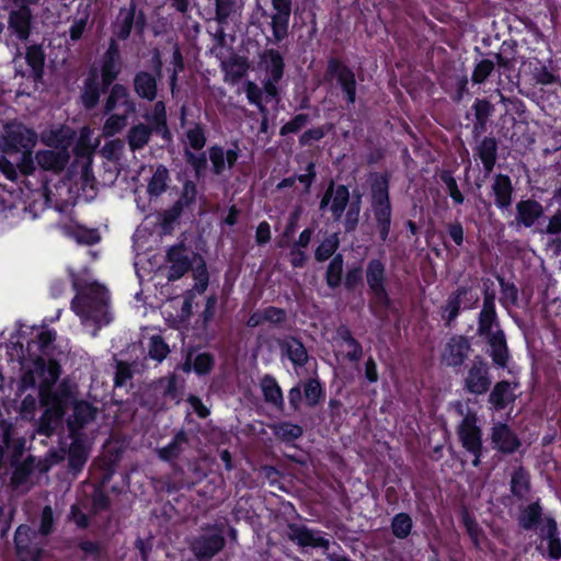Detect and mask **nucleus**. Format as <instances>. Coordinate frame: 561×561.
<instances>
[{"instance_id":"2eb2a0df","label":"nucleus","mask_w":561,"mask_h":561,"mask_svg":"<svg viewBox=\"0 0 561 561\" xmlns=\"http://www.w3.org/2000/svg\"><path fill=\"white\" fill-rule=\"evenodd\" d=\"M542 216L543 206L539 202L533 198L523 199L516 204V216L510 226L517 230L520 228H530Z\"/></svg>"},{"instance_id":"c03bdc74","label":"nucleus","mask_w":561,"mask_h":561,"mask_svg":"<svg viewBox=\"0 0 561 561\" xmlns=\"http://www.w3.org/2000/svg\"><path fill=\"white\" fill-rule=\"evenodd\" d=\"M275 436L284 442H293L302 436V427L289 422H280L271 426Z\"/></svg>"},{"instance_id":"39448f33","label":"nucleus","mask_w":561,"mask_h":561,"mask_svg":"<svg viewBox=\"0 0 561 561\" xmlns=\"http://www.w3.org/2000/svg\"><path fill=\"white\" fill-rule=\"evenodd\" d=\"M371 207L376 227L381 240L386 241L391 225V206L388 193V181L385 178H377L371 185Z\"/></svg>"},{"instance_id":"de8ad7c7","label":"nucleus","mask_w":561,"mask_h":561,"mask_svg":"<svg viewBox=\"0 0 561 561\" xmlns=\"http://www.w3.org/2000/svg\"><path fill=\"white\" fill-rule=\"evenodd\" d=\"M412 526V518L407 513H399L394 515L391 522L392 534L399 539L407 538L411 533Z\"/></svg>"},{"instance_id":"6e6d98bb","label":"nucleus","mask_w":561,"mask_h":561,"mask_svg":"<svg viewBox=\"0 0 561 561\" xmlns=\"http://www.w3.org/2000/svg\"><path fill=\"white\" fill-rule=\"evenodd\" d=\"M190 146L195 150H201L206 144L205 131L199 124H190L185 131Z\"/></svg>"},{"instance_id":"c756f323","label":"nucleus","mask_w":561,"mask_h":561,"mask_svg":"<svg viewBox=\"0 0 561 561\" xmlns=\"http://www.w3.org/2000/svg\"><path fill=\"white\" fill-rule=\"evenodd\" d=\"M54 339H55V336L50 331H41L37 334L36 339L28 342L27 352L31 356L34 357L32 364H34V362L37 360V358H43L46 363L51 360L50 358L46 359L45 356L49 355L48 351H49V347H50ZM32 366L33 365H31V366L24 365L23 366L24 371L26 370V368L32 367Z\"/></svg>"},{"instance_id":"49530a36","label":"nucleus","mask_w":561,"mask_h":561,"mask_svg":"<svg viewBox=\"0 0 561 561\" xmlns=\"http://www.w3.org/2000/svg\"><path fill=\"white\" fill-rule=\"evenodd\" d=\"M287 355L294 365L304 366L308 360V354L304 344L296 340L289 339L285 342Z\"/></svg>"},{"instance_id":"e433bc0d","label":"nucleus","mask_w":561,"mask_h":561,"mask_svg":"<svg viewBox=\"0 0 561 561\" xmlns=\"http://www.w3.org/2000/svg\"><path fill=\"white\" fill-rule=\"evenodd\" d=\"M261 388L264 399L267 403L273 404L279 410L284 409V397L276 379L270 375L261 379Z\"/></svg>"},{"instance_id":"423d86ee","label":"nucleus","mask_w":561,"mask_h":561,"mask_svg":"<svg viewBox=\"0 0 561 561\" xmlns=\"http://www.w3.org/2000/svg\"><path fill=\"white\" fill-rule=\"evenodd\" d=\"M14 542L20 561H39L46 539L27 525H21L15 531Z\"/></svg>"},{"instance_id":"20e7f679","label":"nucleus","mask_w":561,"mask_h":561,"mask_svg":"<svg viewBox=\"0 0 561 561\" xmlns=\"http://www.w3.org/2000/svg\"><path fill=\"white\" fill-rule=\"evenodd\" d=\"M195 265V277L207 285V271L203 257L183 242L168 248L165 252V277L174 282L183 277Z\"/></svg>"},{"instance_id":"37998d69","label":"nucleus","mask_w":561,"mask_h":561,"mask_svg":"<svg viewBox=\"0 0 561 561\" xmlns=\"http://www.w3.org/2000/svg\"><path fill=\"white\" fill-rule=\"evenodd\" d=\"M493 328H495V330L500 329L496 311L481 309L478 318V335L481 337L492 335L494 334Z\"/></svg>"},{"instance_id":"aec40b11","label":"nucleus","mask_w":561,"mask_h":561,"mask_svg":"<svg viewBox=\"0 0 561 561\" xmlns=\"http://www.w3.org/2000/svg\"><path fill=\"white\" fill-rule=\"evenodd\" d=\"M122 70L121 55L115 39H111L110 46L103 56L101 77L104 88L110 87Z\"/></svg>"},{"instance_id":"052dcab7","label":"nucleus","mask_w":561,"mask_h":561,"mask_svg":"<svg viewBox=\"0 0 561 561\" xmlns=\"http://www.w3.org/2000/svg\"><path fill=\"white\" fill-rule=\"evenodd\" d=\"M494 70V62L490 59H483L473 69L471 80L473 83H482Z\"/></svg>"},{"instance_id":"5701e85b","label":"nucleus","mask_w":561,"mask_h":561,"mask_svg":"<svg viewBox=\"0 0 561 561\" xmlns=\"http://www.w3.org/2000/svg\"><path fill=\"white\" fill-rule=\"evenodd\" d=\"M190 444V434L186 431L181 430L176 432L172 440L167 446L158 448L156 453L161 460L171 462L184 454Z\"/></svg>"},{"instance_id":"13d9d810","label":"nucleus","mask_w":561,"mask_h":561,"mask_svg":"<svg viewBox=\"0 0 561 561\" xmlns=\"http://www.w3.org/2000/svg\"><path fill=\"white\" fill-rule=\"evenodd\" d=\"M99 99L100 91L98 84L94 81L89 80L88 82H85L83 92L81 94L83 105L87 108H92L98 104Z\"/></svg>"},{"instance_id":"72a5a7b5","label":"nucleus","mask_w":561,"mask_h":561,"mask_svg":"<svg viewBox=\"0 0 561 561\" xmlns=\"http://www.w3.org/2000/svg\"><path fill=\"white\" fill-rule=\"evenodd\" d=\"M476 154L481 159L485 172L493 171L496 162L497 141L493 137H484L474 148Z\"/></svg>"},{"instance_id":"3c124183","label":"nucleus","mask_w":561,"mask_h":561,"mask_svg":"<svg viewBox=\"0 0 561 561\" xmlns=\"http://www.w3.org/2000/svg\"><path fill=\"white\" fill-rule=\"evenodd\" d=\"M362 209V196L358 194L351 202L348 209L345 214L344 228L346 232H352L356 229L359 221V214Z\"/></svg>"},{"instance_id":"c85d7f7f","label":"nucleus","mask_w":561,"mask_h":561,"mask_svg":"<svg viewBox=\"0 0 561 561\" xmlns=\"http://www.w3.org/2000/svg\"><path fill=\"white\" fill-rule=\"evenodd\" d=\"M151 178L148 181L147 194L150 199L161 196L169 187L170 172L163 164L151 167Z\"/></svg>"},{"instance_id":"b1692460","label":"nucleus","mask_w":561,"mask_h":561,"mask_svg":"<svg viewBox=\"0 0 561 561\" xmlns=\"http://www.w3.org/2000/svg\"><path fill=\"white\" fill-rule=\"evenodd\" d=\"M208 152L213 172L217 175L222 174L227 169H231L239 158L238 148L225 150L222 147L213 146Z\"/></svg>"},{"instance_id":"c9c22d12","label":"nucleus","mask_w":561,"mask_h":561,"mask_svg":"<svg viewBox=\"0 0 561 561\" xmlns=\"http://www.w3.org/2000/svg\"><path fill=\"white\" fill-rule=\"evenodd\" d=\"M515 399V394L513 392L512 386L508 381H500L497 382L490 396L489 402L496 409L503 410Z\"/></svg>"},{"instance_id":"864d4df0","label":"nucleus","mask_w":561,"mask_h":561,"mask_svg":"<svg viewBox=\"0 0 561 561\" xmlns=\"http://www.w3.org/2000/svg\"><path fill=\"white\" fill-rule=\"evenodd\" d=\"M339 238L336 233L330 234L325 238L321 244L317 248L314 256L319 262L328 260L339 248Z\"/></svg>"},{"instance_id":"a19ab883","label":"nucleus","mask_w":561,"mask_h":561,"mask_svg":"<svg viewBox=\"0 0 561 561\" xmlns=\"http://www.w3.org/2000/svg\"><path fill=\"white\" fill-rule=\"evenodd\" d=\"M73 133L68 127L50 129L42 135L43 141L48 146L66 149L72 139Z\"/></svg>"},{"instance_id":"9d476101","label":"nucleus","mask_w":561,"mask_h":561,"mask_svg":"<svg viewBox=\"0 0 561 561\" xmlns=\"http://www.w3.org/2000/svg\"><path fill=\"white\" fill-rule=\"evenodd\" d=\"M491 382L488 364L480 356L474 357L465 377V389L472 394H483Z\"/></svg>"},{"instance_id":"a878e982","label":"nucleus","mask_w":561,"mask_h":561,"mask_svg":"<svg viewBox=\"0 0 561 561\" xmlns=\"http://www.w3.org/2000/svg\"><path fill=\"white\" fill-rule=\"evenodd\" d=\"M96 410L85 401H76L73 404V413L68 419V426L72 435L92 422L95 417Z\"/></svg>"},{"instance_id":"f03ea898","label":"nucleus","mask_w":561,"mask_h":561,"mask_svg":"<svg viewBox=\"0 0 561 561\" xmlns=\"http://www.w3.org/2000/svg\"><path fill=\"white\" fill-rule=\"evenodd\" d=\"M77 290L71 301V309L81 319L84 327L93 329L95 335L98 330L107 325L112 316L108 307V293L106 288L98 283L73 282Z\"/></svg>"},{"instance_id":"f704fd0d","label":"nucleus","mask_w":561,"mask_h":561,"mask_svg":"<svg viewBox=\"0 0 561 561\" xmlns=\"http://www.w3.org/2000/svg\"><path fill=\"white\" fill-rule=\"evenodd\" d=\"M225 72V81L236 84L248 71L249 65L247 60L239 56H232L221 62Z\"/></svg>"},{"instance_id":"412c9836","label":"nucleus","mask_w":561,"mask_h":561,"mask_svg":"<svg viewBox=\"0 0 561 561\" xmlns=\"http://www.w3.org/2000/svg\"><path fill=\"white\" fill-rule=\"evenodd\" d=\"M478 301V297L468 287H459L447 299L444 307L447 324H450L459 314L461 306L471 308Z\"/></svg>"},{"instance_id":"7c9ffc66","label":"nucleus","mask_w":561,"mask_h":561,"mask_svg":"<svg viewBox=\"0 0 561 561\" xmlns=\"http://www.w3.org/2000/svg\"><path fill=\"white\" fill-rule=\"evenodd\" d=\"M154 128L149 124L137 123L133 125L126 135L128 147L131 151L144 149L150 141Z\"/></svg>"},{"instance_id":"4468645a","label":"nucleus","mask_w":561,"mask_h":561,"mask_svg":"<svg viewBox=\"0 0 561 561\" xmlns=\"http://www.w3.org/2000/svg\"><path fill=\"white\" fill-rule=\"evenodd\" d=\"M327 75L337 80L348 103L354 104L356 100V80L354 72L339 60L331 59L328 64Z\"/></svg>"},{"instance_id":"f3484780","label":"nucleus","mask_w":561,"mask_h":561,"mask_svg":"<svg viewBox=\"0 0 561 561\" xmlns=\"http://www.w3.org/2000/svg\"><path fill=\"white\" fill-rule=\"evenodd\" d=\"M118 108H123L125 114H134L136 113V102L125 85L115 83L105 100L104 112L112 113Z\"/></svg>"},{"instance_id":"5fc2aeb1","label":"nucleus","mask_w":561,"mask_h":561,"mask_svg":"<svg viewBox=\"0 0 561 561\" xmlns=\"http://www.w3.org/2000/svg\"><path fill=\"white\" fill-rule=\"evenodd\" d=\"M343 271V257L341 254H336L330 262L327 271V284L335 288L341 284Z\"/></svg>"},{"instance_id":"1a4fd4ad","label":"nucleus","mask_w":561,"mask_h":561,"mask_svg":"<svg viewBox=\"0 0 561 561\" xmlns=\"http://www.w3.org/2000/svg\"><path fill=\"white\" fill-rule=\"evenodd\" d=\"M366 282L375 301L387 306L389 298L386 290V265L381 260L374 259L367 263Z\"/></svg>"},{"instance_id":"473e14b6","label":"nucleus","mask_w":561,"mask_h":561,"mask_svg":"<svg viewBox=\"0 0 561 561\" xmlns=\"http://www.w3.org/2000/svg\"><path fill=\"white\" fill-rule=\"evenodd\" d=\"M495 205L499 208H508L512 204L513 186L508 175L497 174L492 184Z\"/></svg>"},{"instance_id":"a18cd8bd","label":"nucleus","mask_w":561,"mask_h":561,"mask_svg":"<svg viewBox=\"0 0 561 561\" xmlns=\"http://www.w3.org/2000/svg\"><path fill=\"white\" fill-rule=\"evenodd\" d=\"M111 115L106 118L102 127V135L104 137H112L116 134L121 133L128 123V117L130 114H115L110 113Z\"/></svg>"},{"instance_id":"0eeeda50","label":"nucleus","mask_w":561,"mask_h":561,"mask_svg":"<svg viewBox=\"0 0 561 561\" xmlns=\"http://www.w3.org/2000/svg\"><path fill=\"white\" fill-rule=\"evenodd\" d=\"M460 442L474 458L472 465L478 467L482 451L481 431L477 426V417L474 414H467L458 427Z\"/></svg>"},{"instance_id":"ddd939ff","label":"nucleus","mask_w":561,"mask_h":561,"mask_svg":"<svg viewBox=\"0 0 561 561\" xmlns=\"http://www.w3.org/2000/svg\"><path fill=\"white\" fill-rule=\"evenodd\" d=\"M293 0H272L273 14L271 27L275 43L282 42L288 35L289 18Z\"/></svg>"},{"instance_id":"bb28decb","label":"nucleus","mask_w":561,"mask_h":561,"mask_svg":"<svg viewBox=\"0 0 561 561\" xmlns=\"http://www.w3.org/2000/svg\"><path fill=\"white\" fill-rule=\"evenodd\" d=\"M135 93L144 100L153 101L158 94L157 77L147 72L139 71L135 75L133 80Z\"/></svg>"},{"instance_id":"4c0bfd02","label":"nucleus","mask_w":561,"mask_h":561,"mask_svg":"<svg viewBox=\"0 0 561 561\" xmlns=\"http://www.w3.org/2000/svg\"><path fill=\"white\" fill-rule=\"evenodd\" d=\"M540 535L548 541L549 554L553 559L561 557V541L557 536V523L548 518L541 526Z\"/></svg>"},{"instance_id":"9b49d317","label":"nucleus","mask_w":561,"mask_h":561,"mask_svg":"<svg viewBox=\"0 0 561 561\" xmlns=\"http://www.w3.org/2000/svg\"><path fill=\"white\" fill-rule=\"evenodd\" d=\"M224 546V536L217 530H209L196 537L191 543V549L199 561H208L217 554Z\"/></svg>"},{"instance_id":"603ef678","label":"nucleus","mask_w":561,"mask_h":561,"mask_svg":"<svg viewBox=\"0 0 561 561\" xmlns=\"http://www.w3.org/2000/svg\"><path fill=\"white\" fill-rule=\"evenodd\" d=\"M304 398L309 407H316L323 399V391L317 379H308L304 383Z\"/></svg>"},{"instance_id":"58836bf2","label":"nucleus","mask_w":561,"mask_h":561,"mask_svg":"<svg viewBox=\"0 0 561 561\" xmlns=\"http://www.w3.org/2000/svg\"><path fill=\"white\" fill-rule=\"evenodd\" d=\"M145 118L149 125L154 128L157 134H161L163 137L170 135L167 125L165 105L162 101L156 102L151 113L145 115Z\"/></svg>"},{"instance_id":"774afa93","label":"nucleus","mask_w":561,"mask_h":561,"mask_svg":"<svg viewBox=\"0 0 561 561\" xmlns=\"http://www.w3.org/2000/svg\"><path fill=\"white\" fill-rule=\"evenodd\" d=\"M533 78L539 84H551L557 82L558 76L551 72L546 66H537L533 70Z\"/></svg>"},{"instance_id":"6ab92c4d","label":"nucleus","mask_w":561,"mask_h":561,"mask_svg":"<svg viewBox=\"0 0 561 561\" xmlns=\"http://www.w3.org/2000/svg\"><path fill=\"white\" fill-rule=\"evenodd\" d=\"M470 350V342L467 337L455 335L446 343L442 359L447 366H460L468 357Z\"/></svg>"},{"instance_id":"f257e3e1","label":"nucleus","mask_w":561,"mask_h":561,"mask_svg":"<svg viewBox=\"0 0 561 561\" xmlns=\"http://www.w3.org/2000/svg\"><path fill=\"white\" fill-rule=\"evenodd\" d=\"M60 376V366L56 360L46 363L43 358H37L32 367L26 368L21 377V388L38 387L39 399L43 405L65 409L72 398L71 389L65 382H61L54 389L56 381Z\"/></svg>"},{"instance_id":"2f4dec72","label":"nucleus","mask_w":561,"mask_h":561,"mask_svg":"<svg viewBox=\"0 0 561 561\" xmlns=\"http://www.w3.org/2000/svg\"><path fill=\"white\" fill-rule=\"evenodd\" d=\"M484 339L490 346V356L493 362L501 367L506 366L508 350L504 332L501 329H496L494 330V334Z\"/></svg>"},{"instance_id":"0e129e2a","label":"nucleus","mask_w":561,"mask_h":561,"mask_svg":"<svg viewBox=\"0 0 561 561\" xmlns=\"http://www.w3.org/2000/svg\"><path fill=\"white\" fill-rule=\"evenodd\" d=\"M309 122V115L307 114H298L284 126H282L279 134L285 136L287 134H293L299 131L304 128Z\"/></svg>"},{"instance_id":"09e8293b","label":"nucleus","mask_w":561,"mask_h":561,"mask_svg":"<svg viewBox=\"0 0 561 561\" xmlns=\"http://www.w3.org/2000/svg\"><path fill=\"white\" fill-rule=\"evenodd\" d=\"M88 459V451L85 447L79 443L73 442L69 448L68 462L69 467L75 471H80Z\"/></svg>"},{"instance_id":"dca6fc26","label":"nucleus","mask_w":561,"mask_h":561,"mask_svg":"<svg viewBox=\"0 0 561 561\" xmlns=\"http://www.w3.org/2000/svg\"><path fill=\"white\" fill-rule=\"evenodd\" d=\"M287 537L300 547H312L329 549V540L321 536V531L309 529L304 525L290 524L287 529Z\"/></svg>"},{"instance_id":"69168bd1","label":"nucleus","mask_w":561,"mask_h":561,"mask_svg":"<svg viewBox=\"0 0 561 561\" xmlns=\"http://www.w3.org/2000/svg\"><path fill=\"white\" fill-rule=\"evenodd\" d=\"M26 60L27 64L33 68V70H41L43 68L45 60V55L42 48L36 45L30 46L26 50Z\"/></svg>"},{"instance_id":"393cba45","label":"nucleus","mask_w":561,"mask_h":561,"mask_svg":"<svg viewBox=\"0 0 561 561\" xmlns=\"http://www.w3.org/2000/svg\"><path fill=\"white\" fill-rule=\"evenodd\" d=\"M35 159L42 169L59 172L66 167L69 153L66 149L42 150L36 153Z\"/></svg>"},{"instance_id":"680f3d73","label":"nucleus","mask_w":561,"mask_h":561,"mask_svg":"<svg viewBox=\"0 0 561 561\" xmlns=\"http://www.w3.org/2000/svg\"><path fill=\"white\" fill-rule=\"evenodd\" d=\"M214 366V357L209 353L197 354L193 359V369L198 375L208 374Z\"/></svg>"},{"instance_id":"338daca9","label":"nucleus","mask_w":561,"mask_h":561,"mask_svg":"<svg viewBox=\"0 0 561 561\" xmlns=\"http://www.w3.org/2000/svg\"><path fill=\"white\" fill-rule=\"evenodd\" d=\"M440 179L444 182V184L446 185L449 196L453 198V201L458 205L462 204L463 195L459 191L455 178L450 173L445 172L442 174Z\"/></svg>"},{"instance_id":"79ce46f5","label":"nucleus","mask_w":561,"mask_h":561,"mask_svg":"<svg viewBox=\"0 0 561 561\" xmlns=\"http://www.w3.org/2000/svg\"><path fill=\"white\" fill-rule=\"evenodd\" d=\"M64 414L65 412L60 409L47 407L41 417L38 432L43 435L50 436L61 421Z\"/></svg>"},{"instance_id":"4be33fe9","label":"nucleus","mask_w":561,"mask_h":561,"mask_svg":"<svg viewBox=\"0 0 561 561\" xmlns=\"http://www.w3.org/2000/svg\"><path fill=\"white\" fill-rule=\"evenodd\" d=\"M491 440L496 449L506 454H512L519 447V440L516 435L503 423L493 425Z\"/></svg>"},{"instance_id":"6e6552de","label":"nucleus","mask_w":561,"mask_h":561,"mask_svg":"<svg viewBox=\"0 0 561 561\" xmlns=\"http://www.w3.org/2000/svg\"><path fill=\"white\" fill-rule=\"evenodd\" d=\"M145 24V14L141 10H137L136 2L133 0L127 7L121 8L114 23V34L124 41L129 37L133 27L141 32Z\"/></svg>"},{"instance_id":"ea45409f","label":"nucleus","mask_w":561,"mask_h":561,"mask_svg":"<svg viewBox=\"0 0 561 561\" xmlns=\"http://www.w3.org/2000/svg\"><path fill=\"white\" fill-rule=\"evenodd\" d=\"M261 62L268 72V78L280 80L284 72V61L280 54L274 49L265 50L261 56Z\"/></svg>"},{"instance_id":"bf43d9fd","label":"nucleus","mask_w":561,"mask_h":561,"mask_svg":"<svg viewBox=\"0 0 561 561\" xmlns=\"http://www.w3.org/2000/svg\"><path fill=\"white\" fill-rule=\"evenodd\" d=\"M170 353L169 346L164 341L156 335L150 340L149 355L151 358L157 359L158 362L163 360L168 354Z\"/></svg>"},{"instance_id":"8fccbe9b","label":"nucleus","mask_w":561,"mask_h":561,"mask_svg":"<svg viewBox=\"0 0 561 561\" xmlns=\"http://www.w3.org/2000/svg\"><path fill=\"white\" fill-rule=\"evenodd\" d=\"M529 490L528 476L524 469L519 468L514 471L511 478V491L514 495L523 499Z\"/></svg>"},{"instance_id":"e2e57ef3","label":"nucleus","mask_w":561,"mask_h":561,"mask_svg":"<svg viewBox=\"0 0 561 561\" xmlns=\"http://www.w3.org/2000/svg\"><path fill=\"white\" fill-rule=\"evenodd\" d=\"M473 108L477 123L481 128H484V125L492 113L493 106L486 100H477Z\"/></svg>"},{"instance_id":"4d7b16f0","label":"nucleus","mask_w":561,"mask_h":561,"mask_svg":"<svg viewBox=\"0 0 561 561\" xmlns=\"http://www.w3.org/2000/svg\"><path fill=\"white\" fill-rule=\"evenodd\" d=\"M541 515V508L537 503L528 505L519 516V524L524 529H531Z\"/></svg>"},{"instance_id":"7ed1b4c3","label":"nucleus","mask_w":561,"mask_h":561,"mask_svg":"<svg viewBox=\"0 0 561 561\" xmlns=\"http://www.w3.org/2000/svg\"><path fill=\"white\" fill-rule=\"evenodd\" d=\"M36 142V133L18 122L5 124L0 135V150L7 154L20 153L18 168L24 174L33 172L32 152Z\"/></svg>"},{"instance_id":"f8f14e48","label":"nucleus","mask_w":561,"mask_h":561,"mask_svg":"<svg viewBox=\"0 0 561 561\" xmlns=\"http://www.w3.org/2000/svg\"><path fill=\"white\" fill-rule=\"evenodd\" d=\"M348 203V188L345 185L335 186L334 182H331L320 202V209L329 207L333 218L340 220Z\"/></svg>"},{"instance_id":"cd10ccee","label":"nucleus","mask_w":561,"mask_h":561,"mask_svg":"<svg viewBox=\"0 0 561 561\" xmlns=\"http://www.w3.org/2000/svg\"><path fill=\"white\" fill-rule=\"evenodd\" d=\"M215 20L219 25H227L241 16L242 2L240 0H215Z\"/></svg>"},{"instance_id":"a211bd4d","label":"nucleus","mask_w":561,"mask_h":561,"mask_svg":"<svg viewBox=\"0 0 561 561\" xmlns=\"http://www.w3.org/2000/svg\"><path fill=\"white\" fill-rule=\"evenodd\" d=\"M32 10L27 5H19L9 13L8 28L20 41L25 42L31 34Z\"/></svg>"}]
</instances>
